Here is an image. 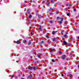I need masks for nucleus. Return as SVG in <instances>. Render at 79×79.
<instances>
[{"instance_id":"nucleus-1","label":"nucleus","mask_w":79,"mask_h":79,"mask_svg":"<svg viewBox=\"0 0 79 79\" xmlns=\"http://www.w3.org/2000/svg\"><path fill=\"white\" fill-rule=\"evenodd\" d=\"M66 58V55L64 54L62 55V57H61V59L62 60H64Z\"/></svg>"},{"instance_id":"nucleus-2","label":"nucleus","mask_w":79,"mask_h":79,"mask_svg":"<svg viewBox=\"0 0 79 79\" xmlns=\"http://www.w3.org/2000/svg\"><path fill=\"white\" fill-rule=\"evenodd\" d=\"M60 19H61V20L60 21L59 24H62V22L63 21V18H61L60 17Z\"/></svg>"},{"instance_id":"nucleus-3","label":"nucleus","mask_w":79,"mask_h":79,"mask_svg":"<svg viewBox=\"0 0 79 79\" xmlns=\"http://www.w3.org/2000/svg\"><path fill=\"white\" fill-rule=\"evenodd\" d=\"M31 69H33V70H35V68H36V65H33V66L31 67Z\"/></svg>"},{"instance_id":"nucleus-4","label":"nucleus","mask_w":79,"mask_h":79,"mask_svg":"<svg viewBox=\"0 0 79 79\" xmlns=\"http://www.w3.org/2000/svg\"><path fill=\"white\" fill-rule=\"evenodd\" d=\"M53 10V9L52 8V7H51L49 9V10L48 11V12L50 11H52V10Z\"/></svg>"},{"instance_id":"nucleus-5","label":"nucleus","mask_w":79,"mask_h":79,"mask_svg":"<svg viewBox=\"0 0 79 79\" xmlns=\"http://www.w3.org/2000/svg\"><path fill=\"white\" fill-rule=\"evenodd\" d=\"M57 40V38H56L54 37L52 39V41H56V40Z\"/></svg>"},{"instance_id":"nucleus-6","label":"nucleus","mask_w":79,"mask_h":79,"mask_svg":"<svg viewBox=\"0 0 79 79\" xmlns=\"http://www.w3.org/2000/svg\"><path fill=\"white\" fill-rule=\"evenodd\" d=\"M16 43L17 44H20V43H21V42L19 40H18L16 42Z\"/></svg>"},{"instance_id":"nucleus-7","label":"nucleus","mask_w":79,"mask_h":79,"mask_svg":"<svg viewBox=\"0 0 79 79\" xmlns=\"http://www.w3.org/2000/svg\"><path fill=\"white\" fill-rule=\"evenodd\" d=\"M50 2H51L52 4V3H54V2H55V0H51Z\"/></svg>"},{"instance_id":"nucleus-8","label":"nucleus","mask_w":79,"mask_h":79,"mask_svg":"<svg viewBox=\"0 0 79 79\" xmlns=\"http://www.w3.org/2000/svg\"><path fill=\"white\" fill-rule=\"evenodd\" d=\"M63 43L64 45H67V42H66L65 41H63Z\"/></svg>"},{"instance_id":"nucleus-9","label":"nucleus","mask_w":79,"mask_h":79,"mask_svg":"<svg viewBox=\"0 0 79 79\" xmlns=\"http://www.w3.org/2000/svg\"><path fill=\"white\" fill-rule=\"evenodd\" d=\"M38 17L39 18V19H40L42 18V17L41 16V15H39L38 16Z\"/></svg>"},{"instance_id":"nucleus-10","label":"nucleus","mask_w":79,"mask_h":79,"mask_svg":"<svg viewBox=\"0 0 79 79\" xmlns=\"http://www.w3.org/2000/svg\"><path fill=\"white\" fill-rule=\"evenodd\" d=\"M31 44V41H29V42L28 43V45H30Z\"/></svg>"},{"instance_id":"nucleus-11","label":"nucleus","mask_w":79,"mask_h":79,"mask_svg":"<svg viewBox=\"0 0 79 79\" xmlns=\"http://www.w3.org/2000/svg\"><path fill=\"white\" fill-rule=\"evenodd\" d=\"M54 50H55V49H52L50 51L51 52H54Z\"/></svg>"},{"instance_id":"nucleus-12","label":"nucleus","mask_w":79,"mask_h":79,"mask_svg":"<svg viewBox=\"0 0 79 79\" xmlns=\"http://www.w3.org/2000/svg\"><path fill=\"white\" fill-rule=\"evenodd\" d=\"M28 16L29 18H32V15H28Z\"/></svg>"},{"instance_id":"nucleus-13","label":"nucleus","mask_w":79,"mask_h":79,"mask_svg":"<svg viewBox=\"0 0 79 79\" xmlns=\"http://www.w3.org/2000/svg\"><path fill=\"white\" fill-rule=\"evenodd\" d=\"M23 42L24 43V44H25V43H26V40H23Z\"/></svg>"},{"instance_id":"nucleus-14","label":"nucleus","mask_w":79,"mask_h":79,"mask_svg":"<svg viewBox=\"0 0 79 79\" xmlns=\"http://www.w3.org/2000/svg\"><path fill=\"white\" fill-rule=\"evenodd\" d=\"M28 69H31V70H32V69H31V67H28Z\"/></svg>"},{"instance_id":"nucleus-15","label":"nucleus","mask_w":79,"mask_h":79,"mask_svg":"<svg viewBox=\"0 0 79 79\" xmlns=\"http://www.w3.org/2000/svg\"><path fill=\"white\" fill-rule=\"evenodd\" d=\"M46 37H47L48 39H49L50 38V37H49V36L48 35H46Z\"/></svg>"},{"instance_id":"nucleus-16","label":"nucleus","mask_w":79,"mask_h":79,"mask_svg":"<svg viewBox=\"0 0 79 79\" xmlns=\"http://www.w3.org/2000/svg\"><path fill=\"white\" fill-rule=\"evenodd\" d=\"M31 75H29L27 77L28 79H29L30 78H31Z\"/></svg>"},{"instance_id":"nucleus-17","label":"nucleus","mask_w":79,"mask_h":79,"mask_svg":"<svg viewBox=\"0 0 79 79\" xmlns=\"http://www.w3.org/2000/svg\"><path fill=\"white\" fill-rule=\"evenodd\" d=\"M40 31L41 32H42V31H43V30H44V29L41 28L40 29Z\"/></svg>"},{"instance_id":"nucleus-18","label":"nucleus","mask_w":79,"mask_h":79,"mask_svg":"<svg viewBox=\"0 0 79 79\" xmlns=\"http://www.w3.org/2000/svg\"><path fill=\"white\" fill-rule=\"evenodd\" d=\"M53 34L54 35V34H55L56 33V32L55 31H53Z\"/></svg>"},{"instance_id":"nucleus-19","label":"nucleus","mask_w":79,"mask_h":79,"mask_svg":"<svg viewBox=\"0 0 79 79\" xmlns=\"http://www.w3.org/2000/svg\"><path fill=\"white\" fill-rule=\"evenodd\" d=\"M50 23L51 24H52V23H53V21H52V20H51L50 21Z\"/></svg>"},{"instance_id":"nucleus-20","label":"nucleus","mask_w":79,"mask_h":79,"mask_svg":"<svg viewBox=\"0 0 79 79\" xmlns=\"http://www.w3.org/2000/svg\"><path fill=\"white\" fill-rule=\"evenodd\" d=\"M41 26H39V29H41Z\"/></svg>"},{"instance_id":"nucleus-21","label":"nucleus","mask_w":79,"mask_h":79,"mask_svg":"<svg viewBox=\"0 0 79 79\" xmlns=\"http://www.w3.org/2000/svg\"><path fill=\"white\" fill-rule=\"evenodd\" d=\"M66 6H69V3H67L66 4Z\"/></svg>"},{"instance_id":"nucleus-22","label":"nucleus","mask_w":79,"mask_h":79,"mask_svg":"<svg viewBox=\"0 0 79 79\" xmlns=\"http://www.w3.org/2000/svg\"><path fill=\"white\" fill-rule=\"evenodd\" d=\"M52 62H53V63H54V62H55V60H54V59H52Z\"/></svg>"},{"instance_id":"nucleus-23","label":"nucleus","mask_w":79,"mask_h":79,"mask_svg":"<svg viewBox=\"0 0 79 79\" xmlns=\"http://www.w3.org/2000/svg\"><path fill=\"white\" fill-rule=\"evenodd\" d=\"M22 6H23V7H26V5L25 4H23Z\"/></svg>"},{"instance_id":"nucleus-24","label":"nucleus","mask_w":79,"mask_h":79,"mask_svg":"<svg viewBox=\"0 0 79 79\" xmlns=\"http://www.w3.org/2000/svg\"><path fill=\"white\" fill-rule=\"evenodd\" d=\"M61 53H62V51H60L59 52V53L60 54Z\"/></svg>"},{"instance_id":"nucleus-25","label":"nucleus","mask_w":79,"mask_h":79,"mask_svg":"<svg viewBox=\"0 0 79 79\" xmlns=\"http://www.w3.org/2000/svg\"><path fill=\"white\" fill-rule=\"evenodd\" d=\"M73 11H76V9L74 8V9H73Z\"/></svg>"},{"instance_id":"nucleus-26","label":"nucleus","mask_w":79,"mask_h":79,"mask_svg":"<svg viewBox=\"0 0 79 79\" xmlns=\"http://www.w3.org/2000/svg\"><path fill=\"white\" fill-rule=\"evenodd\" d=\"M67 16H69V13H68L67 14Z\"/></svg>"},{"instance_id":"nucleus-27","label":"nucleus","mask_w":79,"mask_h":79,"mask_svg":"<svg viewBox=\"0 0 79 79\" xmlns=\"http://www.w3.org/2000/svg\"><path fill=\"white\" fill-rule=\"evenodd\" d=\"M50 5V4L48 2V4H47V6H49Z\"/></svg>"},{"instance_id":"nucleus-28","label":"nucleus","mask_w":79,"mask_h":79,"mask_svg":"<svg viewBox=\"0 0 79 79\" xmlns=\"http://www.w3.org/2000/svg\"><path fill=\"white\" fill-rule=\"evenodd\" d=\"M41 44H44V42L43 41H42L41 42Z\"/></svg>"},{"instance_id":"nucleus-29","label":"nucleus","mask_w":79,"mask_h":79,"mask_svg":"<svg viewBox=\"0 0 79 79\" xmlns=\"http://www.w3.org/2000/svg\"><path fill=\"white\" fill-rule=\"evenodd\" d=\"M48 44H50L51 43V41H49L48 42Z\"/></svg>"},{"instance_id":"nucleus-30","label":"nucleus","mask_w":79,"mask_h":79,"mask_svg":"<svg viewBox=\"0 0 79 79\" xmlns=\"http://www.w3.org/2000/svg\"><path fill=\"white\" fill-rule=\"evenodd\" d=\"M37 56L38 58H39V57H40V55H38Z\"/></svg>"},{"instance_id":"nucleus-31","label":"nucleus","mask_w":79,"mask_h":79,"mask_svg":"<svg viewBox=\"0 0 79 79\" xmlns=\"http://www.w3.org/2000/svg\"><path fill=\"white\" fill-rule=\"evenodd\" d=\"M67 45H69L70 44V43H69H69H67Z\"/></svg>"},{"instance_id":"nucleus-32","label":"nucleus","mask_w":79,"mask_h":79,"mask_svg":"<svg viewBox=\"0 0 79 79\" xmlns=\"http://www.w3.org/2000/svg\"><path fill=\"white\" fill-rule=\"evenodd\" d=\"M36 63H37H37H39V61H36Z\"/></svg>"},{"instance_id":"nucleus-33","label":"nucleus","mask_w":79,"mask_h":79,"mask_svg":"<svg viewBox=\"0 0 79 79\" xmlns=\"http://www.w3.org/2000/svg\"><path fill=\"white\" fill-rule=\"evenodd\" d=\"M67 36V35H64V37H66Z\"/></svg>"},{"instance_id":"nucleus-34","label":"nucleus","mask_w":79,"mask_h":79,"mask_svg":"<svg viewBox=\"0 0 79 79\" xmlns=\"http://www.w3.org/2000/svg\"><path fill=\"white\" fill-rule=\"evenodd\" d=\"M72 76L71 74H69V77H71Z\"/></svg>"},{"instance_id":"nucleus-35","label":"nucleus","mask_w":79,"mask_h":79,"mask_svg":"<svg viewBox=\"0 0 79 79\" xmlns=\"http://www.w3.org/2000/svg\"><path fill=\"white\" fill-rule=\"evenodd\" d=\"M70 39L71 40H73V38H70Z\"/></svg>"},{"instance_id":"nucleus-36","label":"nucleus","mask_w":79,"mask_h":79,"mask_svg":"<svg viewBox=\"0 0 79 79\" xmlns=\"http://www.w3.org/2000/svg\"><path fill=\"white\" fill-rule=\"evenodd\" d=\"M15 77L16 79H17V78H18V77L16 76H15Z\"/></svg>"},{"instance_id":"nucleus-37","label":"nucleus","mask_w":79,"mask_h":79,"mask_svg":"<svg viewBox=\"0 0 79 79\" xmlns=\"http://www.w3.org/2000/svg\"><path fill=\"white\" fill-rule=\"evenodd\" d=\"M61 76H62V77L64 76V75H63V74H61Z\"/></svg>"},{"instance_id":"nucleus-38","label":"nucleus","mask_w":79,"mask_h":79,"mask_svg":"<svg viewBox=\"0 0 79 79\" xmlns=\"http://www.w3.org/2000/svg\"><path fill=\"white\" fill-rule=\"evenodd\" d=\"M65 38H66V39H68V36H65Z\"/></svg>"},{"instance_id":"nucleus-39","label":"nucleus","mask_w":79,"mask_h":79,"mask_svg":"<svg viewBox=\"0 0 79 79\" xmlns=\"http://www.w3.org/2000/svg\"><path fill=\"white\" fill-rule=\"evenodd\" d=\"M58 18H59V19H60V18H59V17H57V19H58Z\"/></svg>"},{"instance_id":"nucleus-40","label":"nucleus","mask_w":79,"mask_h":79,"mask_svg":"<svg viewBox=\"0 0 79 79\" xmlns=\"http://www.w3.org/2000/svg\"><path fill=\"white\" fill-rule=\"evenodd\" d=\"M67 34H68V32H66V33H65V35H67Z\"/></svg>"},{"instance_id":"nucleus-41","label":"nucleus","mask_w":79,"mask_h":79,"mask_svg":"<svg viewBox=\"0 0 79 79\" xmlns=\"http://www.w3.org/2000/svg\"><path fill=\"white\" fill-rule=\"evenodd\" d=\"M32 2L33 3H35V1L34 0H33Z\"/></svg>"},{"instance_id":"nucleus-42","label":"nucleus","mask_w":79,"mask_h":79,"mask_svg":"<svg viewBox=\"0 0 79 79\" xmlns=\"http://www.w3.org/2000/svg\"><path fill=\"white\" fill-rule=\"evenodd\" d=\"M40 74H41L42 75V74H43V73L42 72H41Z\"/></svg>"},{"instance_id":"nucleus-43","label":"nucleus","mask_w":79,"mask_h":79,"mask_svg":"<svg viewBox=\"0 0 79 79\" xmlns=\"http://www.w3.org/2000/svg\"><path fill=\"white\" fill-rule=\"evenodd\" d=\"M14 77V76H11V77L13 78V77Z\"/></svg>"},{"instance_id":"nucleus-44","label":"nucleus","mask_w":79,"mask_h":79,"mask_svg":"<svg viewBox=\"0 0 79 79\" xmlns=\"http://www.w3.org/2000/svg\"><path fill=\"white\" fill-rule=\"evenodd\" d=\"M77 66L78 68H79V64H78L77 65Z\"/></svg>"},{"instance_id":"nucleus-45","label":"nucleus","mask_w":79,"mask_h":79,"mask_svg":"<svg viewBox=\"0 0 79 79\" xmlns=\"http://www.w3.org/2000/svg\"><path fill=\"white\" fill-rule=\"evenodd\" d=\"M69 44L70 45H72V44H71V43H70Z\"/></svg>"},{"instance_id":"nucleus-46","label":"nucleus","mask_w":79,"mask_h":79,"mask_svg":"<svg viewBox=\"0 0 79 79\" xmlns=\"http://www.w3.org/2000/svg\"><path fill=\"white\" fill-rule=\"evenodd\" d=\"M77 39H79V37H77Z\"/></svg>"},{"instance_id":"nucleus-47","label":"nucleus","mask_w":79,"mask_h":79,"mask_svg":"<svg viewBox=\"0 0 79 79\" xmlns=\"http://www.w3.org/2000/svg\"><path fill=\"white\" fill-rule=\"evenodd\" d=\"M51 55H52V56H53V54H51Z\"/></svg>"},{"instance_id":"nucleus-48","label":"nucleus","mask_w":79,"mask_h":79,"mask_svg":"<svg viewBox=\"0 0 79 79\" xmlns=\"http://www.w3.org/2000/svg\"><path fill=\"white\" fill-rule=\"evenodd\" d=\"M62 32H63V31H61V33H62Z\"/></svg>"},{"instance_id":"nucleus-49","label":"nucleus","mask_w":79,"mask_h":79,"mask_svg":"<svg viewBox=\"0 0 79 79\" xmlns=\"http://www.w3.org/2000/svg\"><path fill=\"white\" fill-rule=\"evenodd\" d=\"M18 76H19H19L18 75Z\"/></svg>"},{"instance_id":"nucleus-50","label":"nucleus","mask_w":79,"mask_h":79,"mask_svg":"<svg viewBox=\"0 0 79 79\" xmlns=\"http://www.w3.org/2000/svg\"><path fill=\"white\" fill-rule=\"evenodd\" d=\"M66 24H67V23H66Z\"/></svg>"},{"instance_id":"nucleus-51","label":"nucleus","mask_w":79,"mask_h":79,"mask_svg":"<svg viewBox=\"0 0 79 79\" xmlns=\"http://www.w3.org/2000/svg\"><path fill=\"white\" fill-rule=\"evenodd\" d=\"M78 79H79V77H78Z\"/></svg>"}]
</instances>
